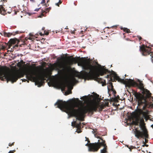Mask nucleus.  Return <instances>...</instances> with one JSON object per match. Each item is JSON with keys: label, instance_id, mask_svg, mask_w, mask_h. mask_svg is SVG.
Instances as JSON below:
<instances>
[{"label": "nucleus", "instance_id": "1", "mask_svg": "<svg viewBox=\"0 0 153 153\" xmlns=\"http://www.w3.org/2000/svg\"><path fill=\"white\" fill-rule=\"evenodd\" d=\"M72 57V56H71L67 57L68 60V64L71 65L77 63L78 66H82L83 69L85 70L80 73V76L82 78H93L98 83L102 84V86L106 85L105 80L99 77L100 75L102 76L107 73H111L110 71L106 69V67H101L97 72L96 71L97 67L91 65L90 59H86L85 58L80 57L76 58Z\"/></svg>", "mask_w": 153, "mask_h": 153}, {"label": "nucleus", "instance_id": "2", "mask_svg": "<svg viewBox=\"0 0 153 153\" xmlns=\"http://www.w3.org/2000/svg\"><path fill=\"white\" fill-rule=\"evenodd\" d=\"M60 109H64L65 112L71 117L74 116L76 119L83 121V117L86 114H93L94 112L100 111L104 108L105 105L103 104L96 103L94 104H87L82 108L75 109L74 106L70 105L69 103L62 100H58L55 104Z\"/></svg>", "mask_w": 153, "mask_h": 153}, {"label": "nucleus", "instance_id": "3", "mask_svg": "<svg viewBox=\"0 0 153 153\" xmlns=\"http://www.w3.org/2000/svg\"><path fill=\"white\" fill-rule=\"evenodd\" d=\"M106 78H109V81L110 82H114L117 80L118 82L125 85L126 87L130 88L131 86L137 87L142 90L144 88L143 84L141 82L139 81V83L138 84L134 80L130 79L125 80L121 79L117 76L115 72L112 70L111 73L109 75H107Z\"/></svg>", "mask_w": 153, "mask_h": 153}, {"label": "nucleus", "instance_id": "4", "mask_svg": "<svg viewBox=\"0 0 153 153\" xmlns=\"http://www.w3.org/2000/svg\"><path fill=\"white\" fill-rule=\"evenodd\" d=\"M133 123L135 125L139 126L142 131H140L138 130V128H136L134 132L135 137L138 139L140 138H143L144 137L145 141H146V139L148 138L149 135L144 119L143 118L140 119L137 118L134 121H133Z\"/></svg>", "mask_w": 153, "mask_h": 153}, {"label": "nucleus", "instance_id": "5", "mask_svg": "<svg viewBox=\"0 0 153 153\" xmlns=\"http://www.w3.org/2000/svg\"><path fill=\"white\" fill-rule=\"evenodd\" d=\"M51 74V73L50 72L48 73H44L41 76L38 75L36 71H31L28 72L26 73V76L28 80L35 82L36 84L38 85V87H40L44 83L45 78H47L48 76H50Z\"/></svg>", "mask_w": 153, "mask_h": 153}, {"label": "nucleus", "instance_id": "6", "mask_svg": "<svg viewBox=\"0 0 153 153\" xmlns=\"http://www.w3.org/2000/svg\"><path fill=\"white\" fill-rule=\"evenodd\" d=\"M3 68H0V79L2 81H7L8 83L10 81L12 83L16 82L18 79L23 77L24 74L22 73H4Z\"/></svg>", "mask_w": 153, "mask_h": 153}, {"label": "nucleus", "instance_id": "7", "mask_svg": "<svg viewBox=\"0 0 153 153\" xmlns=\"http://www.w3.org/2000/svg\"><path fill=\"white\" fill-rule=\"evenodd\" d=\"M132 91L137 102V109L140 112L142 113L143 110H145L146 107V99L140 93L137 92L133 90H132Z\"/></svg>", "mask_w": 153, "mask_h": 153}, {"label": "nucleus", "instance_id": "8", "mask_svg": "<svg viewBox=\"0 0 153 153\" xmlns=\"http://www.w3.org/2000/svg\"><path fill=\"white\" fill-rule=\"evenodd\" d=\"M85 141H87L88 143H87L85 145L88 146L89 150L90 151L93 152L97 151L102 146H104V148L101 150V153H108L107 151V146L105 144V140H102V142L101 143H88L90 142L88 138L85 137Z\"/></svg>", "mask_w": 153, "mask_h": 153}, {"label": "nucleus", "instance_id": "9", "mask_svg": "<svg viewBox=\"0 0 153 153\" xmlns=\"http://www.w3.org/2000/svg\"><path fill=\"white\" fill-rule=\"evenodd\" d=\"M140 50L143 56H147L150 55L151 56L153 52L151 51V48L148 47L147 46L143 45L140 46Z\"/></svg>", "mask_w": 153, "mask_h": 153}, {"label": "nucleus", "instance_id": "10", "mask_svg": "<svg viewBox=\"0 0 153 153\" xmlns=\"http://www.w3.org/2000/svg\"><path fill=\"white\" fill-rule=\"evenodd\" d=\"M110 85L111 86V89L112 91H113V92L114 93V97L112 98L111 99V100L112 101L115 102H118V100H120V97L118 95L117 97H116L115 95L116 94V91L114 89L113 86V84L112 82L110 83Z\"/></svg>", "mask_w": 153, "mask_h": 153}, {"label": "nucleus", "instance_id": "11", "mask_svg": "<svg viewBox=\"0 0 153 153\" xmlns=\"http://www.w3.org/2000/svg\"><path fill=\"white\" fill-rule=\"evenodd\" d=\"M16 40L14 39H11L8 42L7 44L8 48H10L12 45H14L16 43Z\"/></svg>", "mask_w": 153, "mask_h": 153}, {"label": "nucleus", "instance_id": "12", "mask_svg": "<svg viewBox=\"0 0 153 153\" xmlns=\"http://www.w3.org/2000/svg\"><path fill=\"white\" fill-rule=\"evenodd\" d=\"M142 91V93L144 94H146L147 97H149L151 96L152 94L148 90L144 88Z\"/></svg>", "mask_w": 153, "mask_h": 153}, {"label": "nucleus", "instance_id": "13", "mask_svg": "<svg viewBox=\"0 0 153 153\" xmlns=\"http://www.w3.org/2000/svg\"><path fill=\"white\" fill-rule=\"evenodd\" d=\"M5 0H0V2H1L2 1H4ZM6 11L5 8L2 6V4H0V13L1 14L4 15V13Z\"/></svg>", "mask_w": 153, "mask_h": 153}, {"label": "nucleus", "instance_id": "14", "mask_svg": "<svg viewBox=\"0 0 153 153\" xmlns=\"http://www.w3.org/2000/svg\"><path fill=\"white\" fill-rule=\"evenodd\" d=\"M120 29L127 33H129L131 32L130 29L127 28L121 27Z\"/></svg>", "mask_w": 153, "mask_h": 153}, {"label": "nucleus", "instance_id": "15", "mask_svg": "<svg viewBox=\"0 0 153 153\" xmlns=\"http://www.w3.org/2000/svg\"><path fill=\"white\" fill-rule=\"evenodd\" d=\"M49 8H50V7L47 8L44 10H42V12L41 13V15L42 16H44V13H46L48 12L49 11Z\"/></svg>", "mask_w": 153, "mask_h": 153}, {"label": "nucleus", "instance_id": "16", "mask_svg": "<svg viewBox=\"0 0 153 153\" xmlns=\"http://www.w3.org/2000/svg\"><path fill=\"white\" fill-rule=\"evenodd\" d=\"M12 35V34L11 33H6L5 32L4 33V36L6 37H8L10 36L11 35Z\"/></svg>", "mask_w": 153, "mask_h": 153}, {"label": "nucleus", "instance_id": "17", "mask_svg": "<svg viewBox=\"0 0 153 153\" xmlns=\"http://www.w3.org/2000/svg\"><path fill=\"white\" fill-rule=\"evenodd\" d=\"M81 123H76V122L75 127L77 128H81Z\"/></svg>", "mask_w": 153, "mask_h": 153}, {"label": "nucleus", "instance_id": "18", "mask_svg": "<svg viewBox=\"0 0 153 153\" xmlns=\"http://www.w3.org/2000/svg\"><path fill=\"white\" fill-rule=\"evenodd\" d=\"M127 147H128V148L130 149V151H131L132 149L136 148V147L135 146H128Z\"/></svg>", "mask_w": 153, "mask_h": 153}, {"label": "nucleus", "instance_id": "19", "mask_svg": "<svg viewBox=\"0 0 153 153\" xmlns=\"http://www.w3.org/2000/svg\"><path fill=\"white\" fill-rule=\"evenodd\" d=\"M85 33V31H83L82 30L81 31L80 33V36L82 37L84 36V33Z\"/></svg>", "mask_w": 153, "mask_h": 153}, {"label": "nucleus", "instance_id": "20", "mask_svg": "<svg viewBox=\"0 0 153 153\" xmlns=\"http://www.w3.org/2000/svg\"><path fill=\"white\" fill-rule=\"evenodd\" d=\"M65 84L66 86L69 88L71 85V83L69 81H67L66 82Z\"/></svg>", "mask_w": 153, "mask_h": 153}, {"label": "nucleus", "instance_id": "21", "mask_svg": "<svg viewBox=\"0 0 153 153\" xmlns=\"http://www.w3.org/2000/svg\"><path fill=\"white\" fill-rule=\"evenodd\" d=\"M62 3V1L61 0H59V1L58 3H56V5L58 6H59V5L61 4Z\"/></svg>", "mask_w": 153, "mask_h": 153}, {"label": "nucleus", "instance_id": "22", "mask_svg": "<svg viewBox=\"0 0 153 153\" xmlns=\"http://www.w3.org/2000/svg\"><path fill=\"white\" fill-rule=\"evenodd\" d=\"M76 122H72L71 123V126L73 127H75Z\"/></svg>", "mask_w": 153, "mask_h": 153}, {"label": "nucleus", "instance_id": "23", "mask_svg": "<svg viewBox=\"0 0 153 153\" xmlns=\"http://www.w3.org/2000/svg\"><path fill=\"white\" fill-rule=\"evenodd\" d=\"M76 131L78 133H81L82 132V131H81L80 129V128H77V130Z\"/></svg>", "mask_w": 153, "mask_h": 153}, {"label": "nucleus", "instance_id": "24", "mask_svg": "<svg viewBox=\"0 0 153 153\" xmlns=\"http://www.w3.org/2000/svg\"><path fill=\"white\" fill-rule=\"evenodd\" d=\"M137 37L138 38L139 41H140L142 39V37L140 36H137Z\"/></svg>", "mask_w": 153, "mask_h": 153}, {"label": "nucleus", "instance_id": "25", "mask_svg": "<svg viewBox=\"0 0 153 153\" xmlns=\"http://www.w3.org/2000/svg\"><path fill=\"white\" fill-rule=\"evenodd\" d=\"M14 142H13L12 143H10L9 144V146L11 147L12 146H13L14 144Z\"/></svg>", "mask_w": 153, "mask_h": 153}, {"label": "nucleus", "instance_id": "26", "mask_svg": "<svg viewBox=\"0 0 153 153\" xmlns=\"http://www.w3.org/2000/svg\"><path fill=\"white\" fill-rule=\"evenodd\" d=\"M15 151H16L15 150L10 151L8 153H14Z\"/></svg>", "mask_w": 153, "mask_h": 153}, {"label": "nucleus", "instance_id": "27", "mask_svg": "<svg viewBox=\"0 0 153 153\" xmlns=\"http://www.w3.org/2000/svg\"><path fill=\"white\" fill-rule=\"evenodd\" d=\"M41 3L42 4H45V0H42L41 1Z\"/></svg>", "mask_w": 153, "mask_h": 153}, {"label": "nucleus", "instance_id": "28", "mask_svg": "<svg viewBox=\"0 0 153 153\" xmlns=\"http://www.w3.org/2000/svg\"><path fill=\"white\" fill-rule=\"evenodd\" d=\"M45 34L46 35H48L49 34V32H46V33H45V31H44V35Z\"/></svg>", "mask_w": 153, "mask_h": 153}, {"label": "nucleus", "instance_id": "29", "mask_svg": "<svg viewBox=\"0 0 153 153\" xmlns=\"http://www.w3.org/2000/svg\"><path fill=\"white\" fill-rule=\"evenodd\" d=\"M151 60L152 62L153 63V56H152L151 58Z\"/></svg>", "mask_w": 153, "mask_h": 153}, {"label": "nucleus", "instance_id": "30", "mask_svg": "<svg viewBox=\"0 0 153 153\" xmlns=\"http://www.w3.org/2000/svg\"><path fill=\"white\" fill-rule=\"evenodd\" d=\"M40 9V8H38V9H36L35 10V11H38Z\"/></svg>", "mask_w": 153, "mask_h": 153}, {"label": "nucleus", "instance_id": "31", "mask_svg": "<svg viewBox=\"0 0 153 153\" xmlns=\"http://www.w3.org/2000/svg\"><path fill=\"white\" fill-rule=\"evenodd\" d=\"M39 34L41 36H43L44 35V33L43 34L42 32L40 33Z\"/></svg>", "mask_w": 153, "mask_h": 153}, {"label": "nucleus", "instance_id": "32", "mask_svg": "<svg viewBox=\"0 0 153 153\" xmlns=\"http://www.w3.org/2000/svg\"><path fill=\"white\" fill-rule=\"evenodd\" d=\"M18 47V45H15L14 46H13V48H15V47Z\"/></svg>", "mask_w": 153, "mask_h": 153}, {"label": "nucleus", "instance_id": "33", "mask_svg": "<svg viewBox=\"0 0 153 153\" xmlns=\"http://www.w3.org/2000/svg\"><path fill=\"white\" fill-rule=\"evenodd\" d=\"M30 0L33 2H35V1L34 0Z\"/></svg>", "mask_w": 153, "mask_h": 153}, {"label": "nucleus", "instance_id": "34", "mask_svg": "<svg viewBox=\"0 0 153 153\" xmlns=\"http://www.w3.org/2000/svg\"><path fill=\"white\" fill-rule=\"evenodd\" d=\"M60 67H59V68H64V67H62L60 65H59Z\"/></svg>", "mask_w": 153, "mask_h": 153}, {"label": "nucleus", "instance_id": "35", "mask_svg": "<svg viewBox=\"0 0 153 153\" xmlns=\"http://www.w3.org/2000/svg\"><path fill=\"white\" fill-rule=\"evenodd\" d=\"M45 29V28L44 27H43L42 28V30H44Z\"/></svg>", "mask_w": 153, "mask_h": 153}, {"label": "nucleus", "instance_id": "36", "mask_svg": "<svg viewBox=\"0 0 153 153\" xmlns=\"http://www.w3.org/2000/svg\"><path fill=\"white\" fill-rule=\"evenodd\" d=\"M125 33H123V35H124V38L125 37Z\"/></svg>", "mask_w": 153, "mask_h": 153}, {"label": "nucleus", "instance_id": "37", "mask_svg": "<svg viewBox=\"0 0 153 153\" xmlns=\"http://www.w3.org/2000/svg\"><path fill=\"white\" fill-rule=\"evenodd\" d=\"M151 127L153 128V124L151 126Z\"/></svg>", "mask_w": 153, "mask_h": 153}, {"label": "nucleus", "instance_id": "38", "mask_svg": "<svg viewBox=\"0 0 153 153\" xmlns=\"http://www.w3.org/2000/svg\"><path fill=\"white\" fill-rule=\"evenodd\" d=\"M97 137V138H100L99 137Z\"/></svg>", "mask_w": 153, "mask_h": 153}, {"label": "nucleus", "instance_id": "39", "mask_svg": "<svg viewBox=\"0 0 153 153\" xmlns=\"http://www.w3.org/2000/svg\"><path fill=\"white\" fill-rule=\"evenodd\" d=\"M50 7V8H49V11L51 9V7Z\"/></svg>", "mask_w": 153, "mask_h": 153}, {"label": "nucleus", "instance_id": "40", "mask_svg": "<svg viewBox=\"0 0 153 153\" xmlns=\"http://www.w3.org/2000/svg\"><path fill=\"white\" fill-rule=\"evenodd\" d=\"M50 0H47V2H48Z\"/></svg>", "mask_w": 153, "mask_h": 153}, {"label": "nucleus", "instance_id": "41", "mask_svg": "<svg viewBox=\"0 0 153 153\" xmlns=\"http://www.w3.org/2000/svg\"><path fill=\"white\" fill-rule=\"evenodd\" d=\"M29 39H31V38L30 37L29 38Z\"/></svg>", "mask_w": 153, "mask_h": 153}, {"label": "nucleus", "instance_id": "42", "mask_svg": "<svg viewBox=\"0 0 153 153\" xmlns=\"http://www.w3.org/2000/svg\"><path fill=\"white\" fill-rule=\"evenodd\" d=\"M126 39L127 40H129L128 39V38H127V39Z\"/></svg>", "mask_w": 153, "mask_h": 153}, {"label": "nucleus", "instance_id": "43", "mask_svg": "<svg viewBox=\"0 0 153 153\" xmlns=\"http://www.w3.org/2000/svg\"><path fill=\"white\" fill-rule=\"evenodd\" d=\"M16 33H18V31L16 32Z\"/></svg>", "mask_w": 153, "mask_h": 153}, {"label": "nucleus", "instance_id": "44", "mask_svg": "<svg viewBox=\"0 0 153 153\" xmlns=\"http://www.w3.org/2000/svg\"><path fill=\"white\" fill-rule=\"evenodd\" d=\"M85 97V96H84V97Z\"/></svg>", "mask_w": 153, "mask_h": 153}, {"label": "nucleus", "instance_id": "45", "mask_svg": "<svg viewBox=\"0 0 153 153\" xmlns=\"http://www.w3.org/2000/svg\"><path fill=\"white\" fill-rule=\"evenodd\" d=\"M82 98H81L80 99H82Z\"/></svg>", "mask_w": 153, "mask_h": 153}, {"label": "nucleus", "instance_id": "46", "mask_svg": "<svg viewBox=\"0 0 153 153\" xmlns=\"http://www.w3.org/2000/svg\"><path fill=\"white\" fill-rule=\"evenodd\" d=\"M72 33L74 34V32H72Z\"/></svg>", "mask_w": 153, "mask_h": 153}, {"label": "nucleus", "instance_id": "47", "mask_svg": "<svg viewBox=\"0 0 153 153\" xmlns=\"http://www.w3.org/2000/svg\"><path fill=\"white\" fill-rule=\"evenodd\" d=\"M143 146H144V145H143Z\"/></svg>", "mask_w": 153, "mask_h": 153}, {"label": "nucleus", "instance_id": "48", "mask_svg": "<svg viewBox=\"0 0 153 153\" xmlns=\"http://www.w3.org/2000/svg\"><path fill=\"white\" fill-rule=\"evenodd\" d=\"M148 146V145H146V146Z\"/></svg>", "mask_w": 153, "mask_h": 153}]
</instances>
